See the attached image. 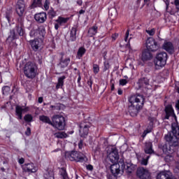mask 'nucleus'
Listing matches in <instances>:
<instances>
[{"label": "nucleus", "instance_id": "a878e982", "mask_svg": "<svg viewBox=\"0 0 179 179\" xmlns=\"http://www.w3.org/2000/svg\"><path fill=\"white\" fill-rule=\"evenodd\" d=\"M86 54V48L80 47L78 48L77 52L76 58L77 59H82V57Z\"/></svg>", "mask_w": 179, "mask_h": 179}, {"label": "nucleus", "instance_id": "9d476101", "mask_svg": "<svg viewBox=\"0 0 179 179\" xmlns=\"http://www.w3.org/2000/svg\"><path fill=\"white\" fill-rule=\"evenodd\" d=\"M138 83L139 90H142L143 93H146L148 90L152 89V85L149 83V78L148 77L140 78Z\"/></svg>", "mask_w": 179, "mask_h": 179}, {"label": "nucleus", "instance_id": "37998d69", "mask_svg": "<svg viewBox=\"0 0 179 179\" xmlns=\"http://www.w3.org/2000/svg\"><path fill=\"white\" fill-rule=\"evenodd\" d=\"M43 6L45 10H48L50 9V0H45Z\"/></svg>", "mask_w": 179, "mask_h": 179}, {"label": "nucleus", "instance_id": "e2e57ef3", "mask_svg": "<svg viewBox=\"0 0 179 179\" xmlns=\"http://www.w3.org/2000/svg\"><path fill=\"white\" fill-rule=\"evenodd\" d=\"M176 108H177L178 113H179V100L177 101L176 104Z\"/></svg>", "mask_w": 179, "mask_h": 179}, {"label": "nucleus", "instance_id": "a19ab883", "mask_svg": "<svg viewBox=\"0 0 179 179\" xmlns=\"http://www.w3.org/2000/svg\"><path fill=\"white\" fill-rule=\"evenodd\" d=\"M24 121H26L27 122H31V121H33V116H31V115H26L24 117Z\"/></svg>", "mask_w": 179, "mask_h": 179}, {"label": "nucleus", "instance_id": "c85d7f7f", "mask_svg": "<svg viewBox=\"0 0 179 179\" xmlns=\"http://www.w3.org/2000/svg\"><path fill=\"white\" fill-rule=\"evenodd\" d=\"M99 27L97 26H93L88 30V36L89 37H93V36H96L97 34V30Z\"/></svg>", "mask_w": 179, "mask_h": 179}, {"label": "nucleus", "instance_id": "680f3d73", "mask_svg": "<svg viewBox=\"0 0 179 179\" xmlns=\"http://www.w3.org/2000/svg\"><path fill=\"white\" fill-rule=\"evenodd\" d=\"M43 97L42 96H40L38 99V102L41 104V103H43Z\"/></svg>", "mask_w": 179, "mask_h": 179}, {"label": "nucleus", "instance_id": "473e14b6", "mask_svg": "<svg viewBox=\"0 0 179 179\" xmlns=\"http://www.w3.org/2000/svg\"><path fill=\"white\" fill-rule=\"evenodd\" d=\"M55 138H57L58 139H64V138H67L68 134L62 131V132H57L55 134Z\"/></svg>", "mask_w": 179, "mask_h": 179}, {"label": "nucleus", "instance_id": "b1692460", "mask_svg": "<svg viewBox=\"0 0 179 179\" xmlns=\"http://www.w3.org/2000/svg\"><path fill=\"white\" fill-rule=\"evenodd\" d=\"M69 62H71V58L69 57L61 59L59 66L61 68V69H64V68H66V66L69 65Z\"/></svg>", "mask_w": 179, "mask_h": 179}, {"label": "nucleus", "instance_id": "79ce46f5", "mask_svg": "<svg viewBox=\"0 0 179 179\" xmlns=\"http://www.w3.org/2000/svg\"><path fill=\"white\" fill-rule=\"evenodd\" d=\"M3 94H8V92H10V87L8 86H5L2 87Z\"/></svg>", "mask_w": 179, "mask_h": 179}, {"label": "nucleus", "instance_id": "39448f33", "mask_svg": "<svg viewBox=\"0 0 179 179\" xmlns=\"http://www.w3.org/2000/svg\"><path fill=\"white\" fill-rule=\"evenodd\" d=\"M24 73L25 76L29 79L36 78V75L37 73V66L36 64L31 62L26 63L24 67Z\"/></svg>", "mask_w": 179, "mask_h": 179}, {"label": "nucleus", "instance_id": "052dcab7", "mask_svg": "<svg viewBox=\"0 0 179 179\" xmlns=\"http://www.w3.org/2000/svg\"><path fill=\"white\" fill-rule=\"evenodd\" d=\"M122 90H121V88H119L117 90V94H119V96H121V94H122Z\"/></svg>", "mask_w": 179, "mask_h": 179}, {"label": "nucleus", "instance_id": "5701e85b", "mask_svg": "<svg viewBox=\"0 0 179 179\" xmlns=\"http://www.w3.org/2000/svg\"><path fill=\"white\" fill-rule=\"evenodd\" d=\"M152 59V53H150V50H144L141 55V59L145 62V61H150Z\"/></svg>", "mask_w": 179, "mask_h": 179}, {"label": "nucleus", "instance_id": "c756f323", "mask_svg": "<svg viewBox=\"0 0 179 179\" xmlns=\"http://www.w3.org/2000/svg\"><path fill=\"white\" fill-rule=\"evenodd\" d=\"M78 29L76 27H73L70 32V40L71 41H75L76 40V32Z\"/></svg>", "mask_w": 179, "mask_h": 179}, {"label": "nucleus", "instance_id": "2eb2a0df", "mask_svg": "<svg viewBox=\"0 0 179 179\" xmlns=\"http://www.w3.org/2000/svg\"><path fill=\"white\" fill-rule=\"evenodd\" d=\"M22 170L26 173H36L38 168L33 163H28L22 165Z\"/></svg>", "mask_w": 179, "mask_h": 179}, {"label": "nucleus", "instance_id": "09e8293b", "mask_svg": "<svg viewBox=\"0 0 179 179\" xmlns=\"http://www.w3.org/2000/svg\"><path fill=\"white\" fill-rule=\"evenodd\" d=\"M49 16L50 17H55V16H57V13H55V11H54V10H50L49 12Z\"/></svg>", "mask_w": 179, "mask_h": 179}, {"label": "nucleus", "instance_id": "774afa93", "mask_svg": "<svg viewBox=\"0 0 179 179\" xmlns=\"http://www.w3.org/2000/svg\"><path fill=\"white\" fill-rule=\"evenodd\" d=\"M50 110H55L56 108V106H50Z\"/></svg>", "mask_w": 179, "mask_h": 179}, {"label": "nucleus", "instance_id": "cd10ccee", "mask_svg": "<svg viewBox=\"0 0 179 179\" xmlns=\"http://www.w3.org/2000/svg\"><path fill=\"white\" fill-rule=\"evenodd\" d=\"M150 0H137L136 1V7L142 9L145 6V5H149V2Z\"/></svg>", "mask_w": 179, "mask_h": 179}, {"label": "nucleus", "instance_id": "9b49d317", "mask_svg": "<svg viewBox=\"0 0 179 179\" xmlns=\"http://www.w3.org/2000/svg\"><path fill=\"white\" fill-rule=\"evenodd\" d=\"M146 48L148 51H157L159 50V44L153 38H148L145 41Z\"/></svg>", "mask_w": 179, "mask_h": 179}, {"label": "nucleus", "instance_id": "bf43d9fd", "mask_svg": "<svg viewBox=\"0 0 179 179\" xmlns=\"http://www.w3.org/2000/svg\"><path fill=\"white\" fill-rule=\"evenodd\" d=\"M18 163L20 164H23V163H24V159L23 158H20L19 160H18Z\"/></svg>", "mask_w": 179, "mask_h": 179}, {"label": "nucleus", "instance_id": "864d4df0", "mask_svg": "<svg viewBox=\"0 0 179 179\" xmlns=\"http://www.w3.org/2000/svg\"><path fill=\"white\" fill-rule=\"evenodd\" d=\"M31 134V130L30 129L29 127H27V131H25V134L29 136Z\"/></svg>", "mask_w": 179, "mask_h": 179}, {"label": "nucleus", "instance_id": "c9c22d12", "mask_svg": "<svg viewBox=\"0 0 179 179\" xmlns=\"http://www.w3.org/2000/svg\"><path fill=\"white\" fill-rule=\"evenodd\" d=\"M128 37H129V29H127V31H126V34H125V36H124V41L126 43H128L127 44V47H128L129 48L131 47V45L129 44V41H131V38H129L128 39Z\"/></svg>", "mask_w": 179, "mask_h": 179}, {"label": "nucleus", "instance_id": "4d7b16f0", "mask_svg": "<svg viewBox=\"0 0 179 179\" xmlns=\"http://www.w3.org/2000/svg\"><path fill=\"white\" fill-rule=\"evenodd\" d=\"M118 176H115L114 175H109L108 176V179H117Z\"/></svg>", "mask_w": 179, "mask_h": 179}, {"label": "nucleus", "instance_id": "f704fd0d", "mask_svg": "<svg viewBox=\"0 0 179 179\" xmlns=\"http://www.w3.org/2000/svg\"><path fill=\"white\" fill-rule=\"evenodd\" d=\"M44 178L45 179H55L54 177V172L52 171H46L43 175Z\"/></svg>", "mask_w": 179, "mask_h": 179}, {"label": "nucleus", "instance_id": "4be33fe9", "mask_svg": "<svg viewBox=\"0 0 179 179\" xmlns=\"http://www.w3.org/2000/svg\"><path fill=\"white\" fill-rule=\"evenodd\" d=\"M153 144L150 141H148L145 143L144 152L146 155H152V153H155V150H153Z\"/></svg>", "mask_w": 179, "mask_h": 179}, {"label": "nucleus", "instance_id": "20e7f679", "mask_svg": "<svg viewBox=\"0 0 179 179\" xmlns=\"http://www.w3.org/2000/svg\"><path fill=\"white\" fill-rule=\"evenodd\" d=\"M66 159L71 162L77 163H85L87 162V158L82 153L77 151H69L65 153Z\"/></svg>", "mask_w": 179, "mask_h": 179}, {"label": "nucleus", "instance_id": "4468645a", "mask_svg": "<svg viewBox=\"0 0 179 179\" xmlns=\"http://www.w3.org/2000/svg\"><path fill=\"white\" fill-rule=\"evenodd\" d=\"M24 8H26V6L24 5V1L18 0L15 6V10L18 16H23V14L24 13Z\"/></svg>", "mask_w": 179, "mask_h": 179}, {"label": "nucleus", "instance_id": "0e129e2a", "mask_svg": "<svg viewBox=\"0 0 179 179\" xmlns=\"http://www.w3.org/2000/svg\"><path fill=\"white\" fill-rule=\"evenodd\" d=\"M77 3L78 5H79V6H82V3H83V1H82V0H78Z\"/></svg>", "mask_w": 179, "mask_h": 179}, {"label": "nucleus", "instance_id": "f3484780", "mask_svg": "<svg viewBox=\"0 0 179 179\" xmlns=\"http://www.w3.org/2000/svg\"><path fill=\"white\" fill-rule=\"evenodd\" d=\"M69 20V17L59 16L58 18L55 20V22H57L55 24V30H58V29H59V26H64V24H66Z\"/></svg>", "mask_w": 179, "mask_h": 179}, {"label": "nucleus", "instance_id": "e433bc0d", "mask_svg": "<svg viewBox=\"0 0 179 179\" xmlns=\"http://www.w3.org/2000/svg\"><path fill=\"white\" fill-rule=\"evenodd\" d=\"M108 13L109 16H113L114 17H115V16H117V8H112L109 9Z\"/></svg>", "mask_w": 179, "mask_h": 179}, {"label": "nucleus", "instance_id": "3c124183", "mask_svg": "<svg viewBox=\"0 0 179 179\" xmlns=\"http://www.w3.org/2000/svg\"><path fill=\"white\" fill-rule=\"evenodd\" d=\"M87 86H89V87H90L92 89V86L93 85V80H92V79H90L87 83Z\"/></svg>", "mask_w": 179, "mask_h": 179}, {"label": "nucleus", "instance_id": "423d86ee", "mask_svg": "<svg viewBox=\"0 0 179 179\" xmlns=\"http://www.w3.org/2000/svg\"><path fill=\"white\" fill-rule=\"evenodd\" d=\"M19 36H24V27L23 25H17L13 30L10 31V36L8 37L7 40L13 41V40H17Z\"/></svg>", "mask_w": 179, "mask_h": 179}, {"label": "nucleus", "instance_id": "c03bdc74", "mask_svg": "<svg viewBox=\"0 0 179 179\" xmlns=\"http://www.w3.org/2000/svg\"><path fill=\"white\" fill-rule=\"evenodd\" d=\"M128 83V80L126 79H120L119 81V84L120 86H125Z\"/></svg>", "mask_w": 179, "mask_h": 179}, {"label": "nucleus", "instance_id": "f257e3e1", "mask_svg": "<svg viewBox=\"0 0 179 179\" xmlns=\"http://www.w3.org/2000/svg\"><path fill=\"white\" fill-rule=\"evenodd\" d=\"M165 140L169 143V148L166 144L162 146L163 152L167 155L165 157V162L171 163L174 160L173 153L176 152V147L179 146V127L176 124H172V131L165 135Z\"/></svg>", "mask_w": 179, "mask_h": 179}, {"label": "nucleus", "instance_id": "4c0bfd02", "mask_svg": "<svg viewBox=\"0 0 179 179\" xmlns=\"http://www.w3.org/2000/svg\"><path fill=\"white\" fill-rule=\"evenodd\" d=\"M93 72L94 73V75H97V73H99V72H100V66H98V64H93Z\"/></svg>", "mask_w": 179, "mask_h": 179}, {"label": "nucleus", "instance_id": "ea45409f", "mask_svg": "<svg viewBox=\"0 0 179 179\" xmlns=\"http://www.w3.org/2000/svg\"><path fill=\"white\" fill-rule=\"evenodd\" d=\"M152 127H153V122L151 120L150 121V127L149 128V129L144 131V132L143 134V136H145L146 135H148V134H150V132H152Z\"/></svg>", "mask_w": 179, "mask_h": 179}, {"label": "nucleus", "instance_id": "7c9ffc66", "mask_svg": "<svg viewBox=\"0 0 179 179\" xmlns=\"http://www.w3.org/2000/svg\"><path fill=\"white\" fill-rule=\"evenodd\" d=\"M65 79H66V77L65 76H61L58 78L56 89H60V87H62V86H64V80H65Z\"/></svg>", "mask_w": 179, "mask_h": 179}, {"label": "nucleus", "instance_id": "412c9836", "mask_svg": "<svg viewBox=\"0 0 179 179\" xmlns=\"http://www.w3.org/2000/svg\"><path fill=\"white\" fill-rule=\"evenodd\" d=\"M35 20L38 23H44L47 20V14L45 13H40L34 16Z\"/></svg>", "mask_w": 179, "mask_h": 179}, {"label": "nucleus", "instance_id": "dca6fc26", "mask_svg": "<svg viewBox=\"0 0 179 179\" xmlns=\"http://www.w3.org/2000/svg\"><path fill=\"white\" fill-rule=\"evenodd\" d=\"M165 120H169L171 117V118H174V120H177V116H176V113H174V109L171 105H168L165 107Z\"/></svg>", "mask_w": 179, "mask_h": 179}, {"label": "nucleus", "instance_id": "49530a36", "mask_svg": "<svg viewBox=\"0 0 179 179\" xmlns=\"http://www.w3.org/2000/svg\"><path fill=\"white\" fill-rule=\"evenodd\" d=\"M77 75L78 76L77 83L78 84V86H80V80H82V77L80 76V71H78Z\"/></svg>", "mask_w": 179, "mask_h": 179}, {"label": "nucleus", "instance_id": "6e6d98bb", "mask_svg": "<svg viewBox=\"0 0 179 179\" xmlns=\"http://www.w3.org/2000/svg\"><path fill=\"white\" fill-rule=\"evenodd\" d=\"M78 148L79 149H82L83 148V141L80 140L78 143Z\"/></svg>", "mask_w": 179, "mask_h": 179}, {"label": "nucleus", "instance_id": "603ef678", "mask_svg": "<svg viewBox=\"0 0 179 179\" xmlns=\"http://www.w3.org/2000/svg\"><path fill=\"white\" fill-rule=\"evenodd\" d=\"M165 4H166V12H169V5H170V3L169 2V0H164Z\"/></svg>", "mask_w": 179, "mask_h": 179}, {"label": "nucleus", "instance_id": "13d9d810", "mask_svg": "<svg viewBox=\"0 0 179 179\" xmlns=\"http://www.w3.org/2000/svg\"><path fill=\"white\" fill-rule=\"evenodd\" d=\"M87 169L89 170L90 171H92L93 170V166H92L91 164L87 165Z\"/></svg>", "mask_w": 179, "mask_h": 179}, {"label": "nucleus", "instance_id": "a211bd4d", "mask_svg": "<svg viewBox=\"0 0 179 179\" xmlns=\"http://www.w3.org/2000/svg\"><path fill=\"white\" fill-rule=\"evenodd\" d=\"M162 50H164L169 54H174V45H173V43L166 41L162 45Z\"/></svg>", "mask_w": 179, "mask_h": 179}, {"label": "nucleus", "instance_id": "69168bd1", "mask_svg": "<svg viewBox=\"0 0 179 179\" xmlns=\"http://www.w3.org/2000/svg\"><path fill=\"white\" fill-rule=\"evenodd\" d=\"M6 18L7 19L8 22L10 21V17H9V15L8 14L6 15Z\"/></svg>", "mask_w": 179, "mask_h": 179}, {"label": "nucleus", "instance_id": "338daca9", "mask_svg": "<svg viewBox=\"0 0 179 179\" xmlns=\"http://www.w3.org/2000/svg\"><path fill=\"white\" fill-rule=\"evenodd\" d=\"M59 150H61V149L57 148V149H56V150L52 151V153H55V152H59Z\"/></svg>", "mask_w": 179, "mask_h": 179}, {"label": "nucleus", "instance_id": "5fc2aeb1", "mask_svg": "<svg viewBox=\"0 0 179 179\" xmlns=\"http://www.w3.org/2000/svg\"><path fill=\"white\" fill-rule=\"evenodd\" d=\"M175 6L176 9H178V10H179V0H175Z\"/></svg>", "mask_w": 179, "mask_h": 179}, {"label": "nucleus", "instance_id": "58836bf2", "mask_svg": "<svg viewBox=\"0 0 179 179\" xmlns=\"http://www.w3.org/2000/svg\"><path fill=\"white\" fill-rule=\"evenodd\" d=\"M149 159H150V156H147L145 158H143L141 162V164L143 165V166H148V162H149Z\"/></svg>", "mask_w": 179, "mask_h": 179}, {"label": "nucleus", "instance_id": "aec40b11", "mask_svg": "<svg viewBox=\"0 0 179 179\" xmlns=\"http://www.w3.org/2000/svg\"><path fill=\"white\" fill-rule=\"evenodd\" d=\"M27 111H29V108H23L20 106H16L15 107V115H17L18 120H22L23 112L26 113Z\"/></svg>", "mask_w": 179, "mask_h": 179}, {"label": "nucleus", "instance_id": "0eeeda50", "mask_svg": "<svg viewBox=\"0 0 179 179\" xmlns=\"http://www.w3.org/2000/svg\"><path fill=\"white\" fill-rule=\"evenodd\" d=\"M45 27L44 26L34 27L29 31L31 38H44L45 37Z\"/></svg>", "mask_w": 179, "mask_h": 179}, {"label": "nucleus", "instance_id": "1a4fd4ad", "mask_svg": "<svg viewBox=\"0 0 179 179\" xmlns=\"http://www.w3.org/2000/svg\"><path fill=\"white\" fill-rule=\"evenodd\" d=\"M52 127L57 128L59 131H63L65 128V117L59 115H54L52 117Z\"/></svg>", "mask_w": 179, "mask_h": 179}, {"label": "nucleus", "instance_id": "bb28decb", "mask_svg": "<svg viewBox=\"0 0 179 179\" xmlns=\"http://www.w3.org/2000/svg\"><path fill=\"white\" fill-rule=\"evenodd\" d=\"M40 121H42V122H44V124H48L49 125H52V120L51 121V119H50V117L46 115H41L39 116Z\"/></svg>", "mask_w": 179, "mask_h": 179}, {"label": "nucleus", "instance_id": "6e6552de", "mask_svg": "<svg viewBox=\"0 0 179 179\" xmlns=\"http://www.w3.org/2000/svg\"><path fill=\"white\" fill-rule=\"evenodd\" d=\"M167 53L165 52H162L157 55L155 61L156 69H162L167 64Z\"/></svg>", "mask_w": 179, "mask_h": 179}, {"label": "nucleus", "instance_id": "6ab92c4d", "mask_svg": "<svg viewBox=\"0 0 179 179\" xmlns=\"http://www.w3.org/2000/svg\"><path fill=\"white\" fill-rule=\"evenodd\" d=\"M89 128L90 126L87 124H81L80 125V136L85 138L89 134Z\"/></svg>", "mask_w": 179, "mask_h": 179}, {"label": "nucleus", "instance_id": "393cba45", "mask_svg": "<svg viewBox=\"0 0 179 179\" xmlns=\"http://www.w3.org/2000/svg\"><path fill=\"white\" fill-rule=\"evenodd\" d=\"M124 170H126L127 173L131 174V173L136 170V165L132 163H127V165H125Z\"/></svg>", "mask_w": 179, "mask_h": 179}, {"label": "nucleus", "instance_id": "72a5a7b5", "mask_svg": "<svg viewBox=\"0 0 179 179\" xmlns=\"http://www.w3.org/2000/svg\"><path fill=\"white\" fill-rule=\"evenodd\" d=\"M59 174L62 179L68 178V173H66V169L65 168H61L59 169Z\"/></svg>", "mask_w": 179, "mask_h": 179}, {"label": "nucleus", "instance_id": "a18cd8bd", "mask_svg": "<svg viewBox=\"0 0 179 179\" xmlns=\"http://www.w3.org/2000/svg\"><path fill=\"white\" fill-rule=\"evenodd\" d=\"M145 31L149 36H155V29H147Z\"/></svg>", "mask_w": 179, "mask_h": 179}, {"label": "nucleus", "instance_id": "f8f14e48", "mask_svg": "<svg viewBox=\"0 0 179 179\" xmlns=\"http://www.w3.org/2000/svg\"><path fill=\"white\" fill-rule=\"evenodd\" d=\"M29 44L33 51H38L39 48H41L43 47V44H44V38H39L31 40L29 41Z\"/></svg>", "mask_w": 179, "mask_h": 179}, {"label": "nucleus", "instance_id": "7ed1b4c3", "mask_svg": "<svg viewBox=\"0 0 179 179\" xmlns=\"http://www.w3.org/2000/svg\"><path fill=\"white\" fill-rule=\"evenodd\" d=\"M145 96L141 94L132 95L129 98L130 106H129V113L131 117H136L138 111L143 107Z\"/></svg>", "mask_w": 179, "mask_h": 179}, {"label": "nucleus", "instance_id": "de8ad7c7", "mask_svg": "<svg viewBox=\"0 0 179 179\" xmlns=\"http://www.w3.org/2000/svg\"><path fill=\"white\" fill-rule=\"evenodd\" d=\"M108 69H110V64L108 63V62H105L103 71H108Z\"/></svg>", "mask_w": 179, "mask_h": 179}, {"label": "nucleus", "instance_id": "ddd939ff", "mask_svg": "<svg viewBox=\"0 0 179 179\" xmlns=\"http://www.w3.org/2000/svg\"><path fill=\"white\" fill-rule=\"evenodd\" d=\"M137 176L141 179H151L149 171L143 167H140L137 169Z\"/></svg>", "mask_w": 179, "mask_h": 179}, {"label": "nucleus", "instance_id": "f03ea898", "mask_svg": "<svg viewBox=\"0 0 179 179\" xmlns=\"http://www.w3.org/2000/svg\"><path fill=\"white\" fill-rule=\"evenodd\" d=\"M108 158L113 163L110 166V173L112 176L115 177H120L124 174V170H125V162L122 159H120V155H118V150L115 148H112L110 152L108 155ZM116 163V164H115Z\"/></svg>", "mask_w": 179, "mask_h": 179}, {"label": "nucleus", "instance_id": "2f4dec72", "mask_svg": "<svg viewBox=\"0 0 179 179\" xmlns=\"http://www.w3.org/2000/svg\"><path fill=\"white\" fill-rule=\"evenodd\" d=\"M41 6H43L42 0H32V3L31 4V7L32 8H41Z\"/></svg>", "mask_w": 179, "mask_h": 179}, {"label": "nucleus", "instance_id": "8fccbe9b", "mask_svg": "<svg viewBox=\"0 0 179 179\" xmlns=\"http://www.w3.org/2000/svg\"><path fill=\"white\" fill-rule=\"evenodd\" d=\"M118 38V34H114L112 35V41H115Z\"/></svg>", "mask_w": 179, "mask_h": 179}]
</instances>
